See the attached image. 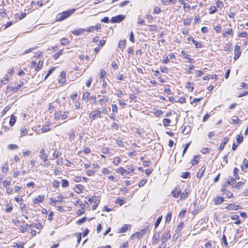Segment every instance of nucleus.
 <instances>
[{
  "instance_id": "obj_1",
  "label": "nucleus",
  "mask_w": 248,
  "mask_h": 248,
  "mask_svg": "<svg viewBox=\"0 0 248 248\" xmlns=\"http://www.w3.org/2000/svg\"><path fill=\"white\" fill-rule=\"evenodd\" d=\"M76 10L75 9H72L60 13L57 16L56 20L58 21H62L64 20L72 15Z\"/></svg>"
},
{
  "instance_id": "obj_2",
  "label": "nucleus",
  "mask_w": 248,
  "mask_h": 248,
  "mask_svg": "<svg viewBox=\"0 0 248 248\" xmlns=\"http://www.w3.org/2000/svg\"><path fill=\"white\" fill-rule=\"evenodd\" d=\"M68 111H64L63 114L60 111H57L54 113V119L55 120H60L61 118L62 119H65L68 117Z\"/></svg>"
},
{
  "instance_id": "obj_3",
  "label": "nucleus",
  "mask_w": 248,
  "mask_h": 248,
  "mask_svg": "<svg viewBox=\"0 0 248 248\" xmlns=\"http://www.w3.org/2000/svg\"><path fill=\"white\" fill-rule=\"evenodd\" d=\"M101 112L100 110H95L92 111L89 115V118L91 119V121L96 119L97 118H102V116L101 115Z\"/></svg>"
},
{
  "instance_id": "obj_4",
  "label": "nucleus",
  "mask_w": 248,
  "mask_h": 248,
  "mask_svg": "<svg viewBox=\"0 0 248 248\" xmlns=\"http://www.w3.org/2000/svg\"><path fill=\"white\" fill-rule=\"evenodd\" d=\"M149 227H146L144 229L142 230L140 232H137L135 233H134L131 236V238L133 239L134 237H137L138 239H140L142 238L143 235L146 233V232L148 231L149 230Z\"/></svg>"
},
{
  "instance_id": "obj_5",
  "label": "nucleus",
  "mask_w": 248,
  "mask_h": 248,
  "mask_svg": "<svg viewBox=\"0 0 248 248\" xmlns=\"http://www.w3.org/2000/svg\"><path fill=\"white\" fill-rule=\"evenodd\" d=\"M125 18V16L123 15H119L113 16L111 18L110 22L112 23H120Z\"/></svg>"
},
{
  "instance_id": "obj_6",
  "label": "nucleus",
  "mask_w": 248,
  "mask_h": 248,
  "mask_svg": "<svg viewBox=\"0 0 248 248\" xmlns=\"http://www.w3.org/2000/svg\"><path fill=\"white\" fill-rule=\"evenodd\" d=\"M170 231H166L164 232L162 238H161V243L164 244L170 238Z\"/></svg>"
},
{
  "instance_id": "obj_7",
  "label": "nucleus",
  "mask_w": 248,
  "mask_h": 248,
  "mask_svg": "<svg viewBox=\"0 0 248 248\" xmlns=\"http://www.w3.org/2000/svg\"><path fill=\"white\" fill-rule=\"evenodd\" d=\"M187 40L189 41H191L195 45L196 48H199L201 47L202 45L200 43L198 42L194 39L192 36H190L187 38Z\"/></svg>"
},
{
  "instance_id": "obj_8",
  "label": "nucleus",
  "mask_w": 248,
  "mask_h": 248,
  "mask_svg": "<svg viewBox=\"0 0 248 248\" xmlns=\"http://www.w3.org/2000/svg\"><path fill=\"white\" fill-rule=\"evenodd\" d=\"M213 202L215 204H220L224 202V198L222 196H217L214 199Z\"/></svg>"
},
{
  "instance_id": "obj_9",
  "label": "nucleus",
  "mask_w": 248,
  "mask_h": 248,
  "mask_svg": "<svg viewBox=\"0 0 248 248\" xmlns=\"http://www.w3.org/2000/svg\"><path fill=\"white\" fill-rule=\"evenodd\" d=\"M40 157L44 160V162H46L47 160V155L46 154L45 150L44 149H42L40 152Z\"/></svg>"
},
{
  "instance_id": "obj_10",
  "label": "nucleus",
  "mask_w": 248,
  "mask_h": 248,
  "mask_svg": "<svg viewBox=\"0 0 248 248\" xmlns=\"http://www.w3.org/2000/svg\"><path fill=\"white\" fill-rule=\"evenodd\" d=\"M171 193L173 197L177 198L181 194V190L179 188L176 187L172 191Z\"/></svg>"
},
{
  "instance_id": "obj_11",
  "label": "nucleus",
  "mask_w": 248,
  "mask_h": 248,
  "mask_svg": "<svg viewBox=\"0 0 248 248\" xmlns=\"http://www.w3.org/2000/svg\"><path fill=\"white\" fill-rule=\"evenodd\" d=\"M248 161L246 158L243 159L242 164L241 165V168L244 171H246L248 169Z\"/></svg>"
},
{
  "instance_id": "obj_12",
  "label": "nucleus",
  "mask_w": 248,
  "mask_h": 248,
  "mask_svg": "<svg viewBox=\"0 0 248 248\" xmlns=\"http://www.w3.org/2000/svg\"><path fill=\"white\" fill-rule=\"evenodd\" d=\"M130 227V225L125 224L124 226L118 230V233H123L126 232Z\"/></svg>"
},
{
  "instance_id": "obj_13",
  "label": "nucleus",
  "mask_w": 248,
  "mask_h": 248,
  "mask_svg": "<svg viewBox=\"0 0 248 248\" xmlns=\"http://www.w3.org/2000/svg\"><path fill=\"white\" fill-rule=\"evenodd\" d=\"M234 51L236 52V53L235 54L234 59L235 60H236L237 59H238L241 53V52L240 51V46H235Z\"/></svg>"
},
{
  "instance_id": "obj_14",
  "label": "nucleus",
  "mask_w": 248,
  "mask_h": 248,
  "mask_svg": "<svg viewBox=\"0 0 248 248\" xmlns=\"http://www.w3.org/2000/svg\"><path fill=\"white\" fill-rule=\"evenodd\" d=\"M85 29L79 28L77 30L71 31V33L75 35L78 36L83 33Z\"/></svg>"
},
{
  "instance_id": "obj_15",
  "label": "nucleus",
  "mask_w": 248,
  "mask_h": 248,
  "mask_svg": "<svg viewBox=\"0 0 248 248\" xmlns=\"http://www.w3.org/2000/svg\"><path fill=\"white\" fill-rule=\"evenodd\" d=\"M109 100L108 97L106 95H104L102 98H101L99 101L101 105H105L106 103L108 102Z\"/></svg>"
},
{
  "instance_id": "obj_16",
  "label": "nucleus",
  "mask_w": 248,
  "mask_h": 248,
  "mask_svg": "<svg viewBox=\"0 0 248 248\" xmlns=\"http://www.w3.org/2000/svg\"><path fill=\"white\" fill-rule=\"evenodd\" d=\"M189 190L188 189H185L182 193L181 194L180 198L182 200H185L187 197Z\"/></svg>"
},
{
  "instance_id": "obj_17",
  "label": "nucleus",
  "mask_w": 248,
  "mask_h": 248,
  "mask_svg": "<svg viewBox=\"0 0 248 248\" xmlns=\"http://www.w3.org/2000/svg\"><path fill=\"white\" fill-rule=\"evenodd\" d=\"M221 192L224 194L227 195L228 198H230L233 197V194L230 192L228 189L222 188L221 189Z\"/></svg>"
},
{
  "instance_id": "obj_18",
  "label": "nucleus",
  "mask_w": 248,
  "mask_h": 248,
  "mask_svg": "<svg viewBox=\"0 0 248 248\" xmlns=\"http://www.w3.org/2000/svg\"><path fill=\"white\" fill-rule=\"evenodd\" d=\"M44 200V196L39 195L33 200V202L35 204H38L39 202H42Z\"/></svg>"
},
{
  "instance_id": "obj_19",
  "label": "nucleus",
  "mask_w": 248,
  "mask_h": 248,
  "mask_svg": "<svg viewBox=\"0 0 248 248\" xmlns=\"http://www.w3.org/2000/svg\"><path fill=\"white\" fill-rule=\"evenodd\" d=\"M205 170V168L204 166L201 167V168L199 170L197 174V177L198 178H201L204 173Z\"/></svg>"
},
{
  "instance_id": "obj_20",
  "label": "nucleus",
  "mask_w": 248,
  "mask_h": 248,
  "mask_svg": "<svg viewBox=\"0 0 248 248\" xmlns=\"http://www.w3.org/2000/svg\"><path fill=\"white\" fill-rule=\"evenodd\" d=\"M235 179L233 177L230 178L227 182V184L232 186L233 188H234V186L235 184Z\"/></svg>"
},
{
  "instance_id": "obj_21",
  "label": "nucleus",
  "mask_w": 248,
  "mask_h": 248,
  "mask_svg": "<svg viewBox=\"0 0 248 248\" xmlns=\"http://www.w3.org/2000/svg\"><path fill=\"white\" fill-rule=\"evenodd\" d=\"M228 141H229V139L228 138H225L224 139L223 141H222V142L221 143V144H220V145L219 147L218 150H219V151H221V150H223L225 145L228 142Z\"/></svg>"
},
{
  "instance_id": "obj_22",
  "label": "nucleus",
  "mask_w": 248,
  "mask_h": 248,
  "mask_svg": "<svg viewBox=\"0 0 248 248\" xmlns=\"http://www.w3.org/2000/svg\"><path fill=\"white\" fill-rule=\"evenodd\" d=\"M118 47L122 50H123L125 47V41L120 40L118 44Z\"/></svg>"
},
{
  "instance_id": "obj_23",
  "label": "nucleus",
  "mask_w": 248,
  "mask_h": 248,
  "mask_svg": "<svg viewBox=\"0 0 248 248\" xmlns=\"http://www.w3.org/2000/svg\"><path fill=\"white\" fill-rule=\"evenodd\" d=\"M43 64V62L42 61H39L37 65H36V67L35 69V71L36 72H38L42 67Z\"/></svg>"
},
{
  "instance_id": "obj_24",
  "label": "nucleus",
  "mask_w": 248,
  "mask_h": 248,
  "mask_svg": "<svg viewBox=\"0 0 248 248\" xmlns=\"http://www.w3.org/2000/svg\"><path fill=\"white\" fill-rule=\"evenodd\" d=\"M232 29H228L227 31H223L222 32V35L224 37L226 36L227 34L232 35Z\"/></svg>"
},
{
  "instance_id": "obj_25",
  "label": "nucleus",
  "mask_w": 248,
  "mask_h": 248,
  "mask_svg": "<svg viewBox=\"0 0 248 248\" xmlns=\"http://www.w3.org/2000/svg\"><path fill=\"white\" fill-rule=\"evenodd\" d=\"M126 170L124 169L122 167H120L117 169V172L120 173L121 174L123 175H125L126 174Z\"/></svg>"
},
{
  "instance_id": "obj_26",
  "label": "nucleus",
  "mask_w": 248,
  "mask_h": 248,
  "mask_svg": "<svg viewBox=\"0 0 248 248\" xmlns=\"http://www.w3.org/2000/svg\"><path fill=\"white\" fill-rule=\"evenodd\" d=\"M76 192L78 193H80L82 191L83 186L80 184L77 185L76 186Z\"/></svg>"
},
{
  "instance_id": "obj_27",
  "label": "nucleus",
  "mask_w": 248,
  "mask_h": 248,
  "mask_svg": "<svg viewBox=\"0 0 248 248\" xmlns=\"http://www.w3.org/2000/svg\"><path fill=\"white\" fill-rule=\"evenodd\" d=\"M238 169L237 168H234L233 170V175L234 176V179L236 180L239 179V176L238 175Z\"/></svg>"
},
{
  "instance_id": "obj_28",
  "label": "nucleus",
  "mask_w": 248,
  "mask_h": 248,
  "mask_svg": "<svg viewBox=\"0 0 248 248\" xmlns=\"http://www.w3.org/2000/svg\"><path fill=\"white\" fill-rule=\"evenodd\" d=\"M159 237V234L158 233H156L153 235V240H152L153 244H155L157 243V241L158 240Z\"/></svg>"
},
{
  "instance_id": "obj_29",
  "label": "nucleus",
  "mask_w": 248,
  "mask_h": 248,
  "mask_svg": "<svg viewBox=\"0 0 248 248\" xmlns=\"http://www.w3.org/2000/svg\"><path fill=\"white\" fill-rule=\"evenodd\" d=\"M181 129H182V133L185 135L188 134L190 132L189 128H188V129H187L186 126H182Z\"/></svg>"
},
{
  "instance_id": "obj_30",
  "label": "nucleus",
  "mask_w": 248,
  "mask_h": 248,
  "mask_svg": "<svg viewBox=\"0 0 248 248\" xmlns=\"http://www.w3.org/2000/svg\"><path fill=\"white\" fill-rule=\"evenodd\" d=\"M88 201L91 202L97 203V202H99V200H98V197L96 196H93L92 198H89L88 199Z\"/></svg>"
},
{
  "instance_id": "obj_31",
  "label": "nucleus",
  "mask_w": 248,
  "mask_h": 248,
  "mask_svg": "<svg viewBox=\"0 0 248 248\" xmlns=\"http://www.w3.org/2000/svg\"><path fill=\"white\" fill-rule=\"evenodd\" d=\"M69 139L71 141L74 140V138L75 137V133L74 131H71L68 134Z\"/></svg>"
},
{
  "instance_id": "obj_32",
  "label": "nucleus",
  "mask_w": 248,
  "mask_h": 248,
  "mask_svg": "<svg viewBox=\"0 0 248 248\" xmlns=\"http://www.w3.org/2000/svg\"><path fill=\"white\" fill-rule=\"evenodd\" d=\"M162 216L159 217H158L157 218V219H156V221H155V229H156V228H157L158 227V226H159V224L160 223V222H161V221L162 220Z\"/></svg>"
},
{
  "instance_id": "obj_33",
  "label": "nucleus",
  "mask_w": 248,
  "mask_h": 248,
  "mask_svg": "<svg viewBox=\"0 0 248 248\" xmlns=\"http://www.w3.org/2000/svg\"><path fill=\"white\" fill-rule=\"evenodd\" d=\"M28 227V224H26L25 225H21L19 227L20 232L22 233L25 232L27 231V227Z\"/></svg>"
},
{
  "instance_id": "obj_34",
  "label": "nucleus",
  "mask_w": 248,
  "mask_h": 248,
  "mask_svg": "<svg viewBox=\"0 0 248 248\" xmlns=\"http://www.w3.org/2000/svg\"><path fill=\"white\" fill-rule=\"evenodd\" d=\"M24 243L22 242L20 244H18L17 243H14L13 245V247L17 248H24Z\"/></svg>"
},
{
  "instance_id": "obj_35",
  "label": "nucleus",
  "mask_w": 248,
  "mask_h": 248,
  "mask_svg": "<svg viewBox=\"0 0 248 248\" xmlns=\"http://www.w3.org/2000/svg\"><path fill=\"white\" fill-rule=\"evenodd\" d=\"M16 122V118L14 115H12L10 121H9V124L11 126H13Z\"/></svg>"
},
{
  "instance_id": "obj_36",
  "label": "nucleus",
  "mask_w": 248,
  "mask_h": 248,
  "mask_svg": "<svg viewBox=\"0 0 248 248\" xmlns=\"http://www.w3.org/2000/svg\"><path fill=\"white\" fill-rule=\"evenodd\" d=\"M69 43V40L65 38H63L61 40V44L62 45L66 46Z\"/></svg>"
},
{
  "instance_id": "obj_37",
  "label": "nucleus",
  "mask_w": 248,
  "mask_h": 248,
  "mask_svg": "<svg viewBox=\"0 0 248 248\" xmlns=\"http://www.w3.org/2000/svg\"><path fill=\"white\" fill-rule=\"evenodd\" d=\"M170 120L169 119L165 118L163 120V123L165 126H169L170 123Z\"/></svg>"
},
{
  "instance_id": "obj_38",
  "label": "nucleus",
  "mask_w": 248,
  "mask_h": 248,
  "mask_svg": "<svg viewBox=\"0 0 248 248\" xmlns=\"http://www.w3.org/2000/svg\"><path fill=\"white\" fill-rule=\"evenodd\" d=\"M244 184L245 182H237V183H235L234 188L239 189Z\"/></svg>"
},
{
  "instance_id": "obj_39",
  "label": "nucleus",
  "mask_w": 248,
  "mask_h": 248,
  "mask_svg": "<svg viewBox=\"0 0 248 248\" xmlns=\"http://www.w3.org/2000/svg\"><path fill=\"white\" fill-rule=\"evenodd\" d=\"M23 85V82H21L19 84L17 85L16 87H14L12 88V90L14 92H16L17 91L18 89L20 88L21 86Z\"/></svg>"
},
{
  "instance_id": "obj_40",
  "label": "nucleus",
  "mask_w": 248,
  "mask_h": 248,
  "mask_svg": "<svg viewBox=\"0 0 248 248\" xmlns=\"http://www.w3.org/2000/svg\"><path fill=\"white\" fill-rule=\"evenodd\" d=\"M120 161H121L120 157L119 156H116L114 158L113 163L115 165H118V164L120 162Z\"/></svg>"
},
{
  "instance_id": "obj_41",
  "label": "nucleus",
  "mask_w": 248,
  "mask_h": 248,
  "mask_svg": "<svg viewBox=\"0 0 248 248\" xmlns=\"http://www.w3.org/2000/svg\"><path fill=\"white\" fill-rule=\"evenodd\" d=\"M68 186H69V182L67 180H66V179L62 180V186L63 187H67Z\"/></svg>"
},
{
  "instance_id": "obj_42",
  "label": "nucleus",
  "mask_w": 248,
  "mask_h": 248,
  "mask_svg": "<svg viewBox=\"0 0 248 248\" xmlns=\"http://www.w3.org/2000/svg\"><path fill=\"white\" fill-rule=\"evenodd\" d=\"M171 215H172L171 212V211L169 212L166 217V218H165L166 222H169L170 220V219L171 218Z\"/></svg>"
},
{
  "instance_id": "obj_43",
  "label": "nucleus",
  "mask_w": 248,
  "mask_h": 248,
  "mask_svg": "<svg viewBox=\"0 0 248 248\" xmlns=\"http://www.w3.org/2000/svg\"><path fill=\"white\" fill-rule=\"evenodd\" d=\"M54 69H55V67H53L52 68L49 69L45 77V78H44L45 80H46L47 78L52 74V73L53 72V71H54Z\"/></svg>"
},
{
  "instance_id": "obj_44",
  "label": "nucleus",
  "mask_w": 248,
  "mask_h": 248,
  "mask_svg": "<svg viewBox=\"0 0 248 248\" xmlns=\"http://www.w3.org/2000/svg\"><path fill=\"white\" fill-rule=\"evenodd\" d=\"M217 11V9L215 6H212L209 9V14H213Z\"/></svg>"
},
{
  "instance_id": "obj_45",
  "label": "nucleus",
  "mask_w": 248,
  "mask_h": 248,
  "mask_svg": "<svg viewBox=\"0 0 248 248\" xmlns=\"http://www.w3.org/2000/svg\"><path fill=\"white\" fill-rule=\"evenodd\" d=\"M90 96V93L89 92H86L83 93V99L87 101Z\"/></svg>"
},
{
  "instance_id": "obj_46",
  "label": "nucleus",
  "mask_w": 248,
  "mask_h": 248,
  "mask_svg": "<svg viewBox=\"0 0 248 248\" xmlns=\"http://www.w3.org/2000/svg\"><path fill=\"white\" fill-rule=\"evenodd\" d=\"M86 220V217H83L81 218H80L78 220H77L76 221V223L77 224H81L83 223L84 222H85Z\"/></svg>"
},
{
  "instance_id": "obj_47",
  "label": "nucleus",
  "mask_w": 248,
  "mask_h": 248,
  "mask_svg": "<svg viewBox=\"0 0 248 248\" xmlns=\"http://www.w3.org/2000/svg\"><path fill=\"white\" fill-rule=\"evenodd\" d=\"M100 74V79H104V77L106 75V71L104 69L101 70Z\"/></svg>"
},
{
  "instance_id": "obj_48",
  "label": "nucleus",
  "mask_w": 248,
  "mask_h": 248,
  "mask_svg": "<svg viewBox=\"0 0 248 248\" xmlns=\"http://www.w3.org/2000/svg\"><path fill=\"white\" fill-rule=\"evenodd\" d=\"M18 147V145L16 144H11L8 145V148L10 150L17 149Z\"/></svg>"
},
{
  "instance_id": "obj_49",
  "label": "nucleus",
  "mask_w": 248,
  "mask_h": 248,
  "mask_svg": "<svg viewBox=\"0 0 248 248\" xmlns=\"http://www.w3.org/2000/svg\"><path fill=\"white\" fill-rule=\"evenodd\" d=\"M233 206H234V204L233 203H230V204H228L225 207V208L226 209H227V210H233Z\"/></svg>"
},
{
  "instance_id": "obj_50",
  "label": "nucleus",
  "mask_w": 248,
  "mask_h": 248,
  "mask_svg": "<svg viewBox=\"0 0 248 248\" xmlns=\"http://www.w3.org/2000/svg\"><path fill=\"white\" fill-rule=\"evenodd\" d=\"M62 52H63V50H61L60 51H59L58 52L56 53L53 56V58L55 60L58 59L60 55H62Z\"/></svg>"
},
{
  "instance_id": "obj_51",
  "label": "nucleus",
  "mask_w": 248,
  "mask_h": 248,
  "mask_svg": "<svg viewBox=\"0 0 248 248\" xmlns=\"http://www.w3.org/2000/svg\"><path fill=\"white\" fill-rule=\"evenodd\" d=\"M183 227H184V223L181 222L176 228V232H180L181 231V229L183 228Z\"/></svg>"
},
{
  "instance_id": "obj_52",
  "label": "nucleus",
  "mask_w": 248,
  "mask_h": 248,
  "mask_svg": "<svg viewBox=\"0 0 248 248\" xmlns=\"http://www.w3.org/2000/svg\"><path fill=\"white\" fill-rule=\"evenodd\" d=\"M20 131L21 133L22 134V135L21 136H25V135H26L28 131L27 128L25 127H22L20 129Z\"/></svg>"
},
{
  "instance_id": "obj_53",
  "label": "nucleus",
  "mask_w": 248,
  "mask_h": 248,
  "mask_svg": "<svg viewBox=\"0 0 248 248\" xmlns=\"http://www.w3.org/2000/svg\"><path fill=\"white\" fill-rule=\"evenodd\" d=\"M11 183V181L10 180H4L3 183V186L4 187H6L7 186H9Z\"/></svg>"
},
{
  "instance_id": "obj_54",
  "label": "nucleus",
  "mask_w": 248,
  "mask_h": 248,
  "mask_svg": "<svg viewBox=\"0 0 248 248\" xmlns=\"http://www.w3.org/2000/svg\"><path fill=\"white\" fill-rule=\"evenodd\" d=\"M1 169H2V171L3 172H4V173L8 171V169H9V168H8V166L7 164H4V165L2 167Z\"/></svg>"
},
{
  "instance_id": "obj_55",
  "label": "nucleus",
  "mask_w": 248,
  "mask_h": 248,
  "mask_svg": "<svg viewBox=\"0 0 248 248\" xmlns=\"http://www.w3.org/2000/svg\"><path fill=\"white\" fill-rule=\"evenodd\" d=\"M243 140V136H241L240 135H238L236 137V142L238 144L241 143Z\"/></svg>"
},
{
  "instance_id": "obj_56",
  "label": "nucleus",
  "mask_w": 248,
  "mask_h": 248,
  "mask_svg": "<svg viewBox=\"0 0 248 248\" xmlns=\"http://www.w3.org/2000/svg\"><path fill=\"white\" fill-rule=\"evenodd\" d=\"M189 145H190V143H187L185 144L184 148L183 151L182 156H184L185 154L186 153V152L188 148L189 147Z\"/></svg>"
},
{
  "instance_id": "obj_57",
  "label": "nucleus",
  "mask_w": 248,
  "mask_h": 248,
  "mask_svg": "<svg viewBox=\"0 0 248 248\" xmlns=\"http://www.w3.org/2000/svg\"><path fill=\"white\" fill-rule=\"evenodd\" d=\"M37 48V46H35V47H33L32 48H30L29 49H26V50H25V51L23 52V54H27L30 52H31V51L33 50H35L36 49V48Z\"/></svg>"
},
{
  "instance_id": "obj_58",
  "label": "nucleus",
  "mask_w": 248,
  "mask_h": 248,
  "mask_svg": "<svg viewBox=\"0 0 248 248\" xmlns=\"http://www.w3.org/2000/svg\"><path fill=\"white\" fill-rule=\"evenodd\" d=\"M124 201L120 198H117L116 200L115 203L116 204H119L120 205H122L124 204Z\"/></svg>"
},
{
  "instance_id": "obj_59",
  "label": "nucleus",
  "mask_w": 248,
  "mask_h": 248,
  "mask_svg": "<svg viewBox=\"0 0 248 248\" xmlns=\"http://www.w3.org/2000/svg\"><path fill=\"white\" fill-rule=\"evenodd\" d=\"M50 129V128L49 127V126H43L41 128V130L43 132H46L48 131H49Z\"/></svg>"
},
{
  "instance_id": "obj_60",
  "label": "nucleus",
  "mask_w": 248,
  "mask_h": 248,
  "mask_svg": "<svg viewBox=\"0 0 248 248\" xmlns=\"http://www.w3.org/2000/svg\"><path fill=\"white\" fill-rule=\"evenodd\" d=\"M197 157L198 156L197 155H195L193 159L191 160V163L193 166L198 163V161L196 159Z\"/></svg>"
},
{
  "instance_id": "obj_61",
  "label": "nucleus",
  "mask_w": 248,
  "mask_h": 248,
  "mask_svg": "<svg viewBox=\"0 0 248 248\" xmlns=\"http://www.w3.org/2000/svg\"><path fill=\"white\" fill-rule=\"evenodd\" d=\"M85 212V210L84 209V208L82 207L81 209L78 210L77 212V215L78 216H81L82 214H83Z\"/></svg>"
},
{
  "instance_id": "obj_62",
  "label": "nucleus",
  "mask_w": 248,
  "mask_h": 248,
  "mask_svg": "<svg viewBox=\"0 0 248 248\" xmlns=\"http://www.w3.org/2000/svg\"><path fill=\"white\" fill-rule=\"evenodd\" d=\"M129 40L132 42V43H134L135 42V39H134V34L133 33V32L131 31L130 33V38H129Z\"/></svg>"
},
{
  "instance_id": "obj_63",
  "label": "nucleus",
  "mask_w": 248,
  "mask_h": 248,
  "mask_svg": "<svg viewBox=\"0 0 248 248\" xmlns=\"http://www.w3.org/2000/svg\"><path fill=\"white\" fill-rule=\"evenodd\" d=\"M146 182H147L146 180H145V179L142 180L141 181H140V183L139 184V187H141V186H144Z\"/></svg>"
},
{
  "instance_id": "obj_64",
  "label": "nucleus",
  "mask_w": 248,
  "mask_h": 248,
  "mask_svg": "<svg viewBox=\"0 0 248 248\" xmlns=\"http://www.w3.org/2000/svg\"><path fill=\"white\" fill-rule=\"evenodd\" d=\"M95 171L92 170H89L87 171V174L88 176H92L94 174Z\"/></svg>"
}]
</instances>
